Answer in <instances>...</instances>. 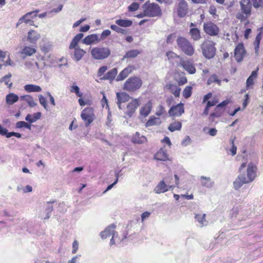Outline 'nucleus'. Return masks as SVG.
<instances>
[{
    "label": "nucleus",
    "instance_id": "f257e3e1",
    "mask_svg": "<svg viewBox=\"0 0 263 263\" xmlns=\"http://www.w3.org/2000/svg\"><path fill=\"white\" fill-rule=\"evenodd\" d=\"M256 166L252 163L248 165L247 170V176L245 174H240L233 182L234 187L236 190L239 189L243 184L253 181L256 176Z\"/></svg>",
    "mask_w": 263,
    "mask_h": 263
},
{
    "label": "nucleus",
    "instance_id": "f03ea898",
    "mask_svg": "<svg viewBox=\"0 0 263 263\" xmlns=\"http://www.w3.org/2000/svg\"><path fill=\"white\" fill-rule=\"evenodd\" d=\"M176 43L179 49L184 54L189 56H193L195 52V49L192 43L183 36H179L176 40Z\"/></svg>",
    "mask_w": 263,
    "mask_h": 263
},
{
    "label": "nucleus",
    "instance_id": "7ed1b4c3",
    "mask_svg": "<svg viewBox=\"0 0 263 263\" xmlns=\"http://www.w3.org/2000/svg\"><path fill=\"white\" fill-rule=\"evenodd\" d=\"M240 5V11L236 14V17L240 22H243L251 15L252 4L250 0H241Z\"/></svg>",
    "mask_w": 263,
    "mask_h": 263
},
{
    "label": "nucleus",
    "instance_id": "20e7f679",
    "mask_svg": "<svg viewBox=\"0 0 263 263\" xmlns=\"http://www.w3.org/2000/svg\"><path fill=\"white\" fill-rule=\"evenodd\" d=\"M201 48L203 56L208 59L213 58L216 53L215 43L211 40H205L201 44Z\"/></svg>",
    "mask_w": 263,
    "mask_h": 263
},
{
    "label": "nucleus",
    "instance_id": "39448f33",
    "mask_svg": "<svg viewBox=\"0 0 263 263\" xmlns=\"http://www.w3.org/2000/svg\"><path fill=\"white\" fill-rule=\"evenodd\" d=\"M145 15L148 17H160L162 14V10L158 4L148 3L146 2L143 6Z\"/></svg>",
    "mask_w": 263,
    "mask_h": 263
},
{
    "label": "nucleus",
    "instance_id": "423d86ee",
    "mask_svg": "<svg viewBox=\"0 0 263 263\" xmlns=\"http://www.w3.org/2000/svg\"><path fill=\"white\" fill-rule=\"evenodd\" d=\"M142 85V81L137 77H132L124 83L123 88L129 92H134L140 89Z\"/></svg>",
    "mask_w": 263,
    "mask_h": 263
},
{
    "label": "nucleus",
    "instance_id": "0eeeda50",
    "mask_svg": "<svg viewBox=\"0 0 263 263\" xmlns=\"http://www.w3.org/2000/svg\"><path fill=\"white\" fill-rule=\"evenodd\" d=\"M90 53L94 59L102 60L110 56L111 51L108 47H96L91 50Z\"/></svg>",
    "mask_w": 263,
    "mask_h": 263
},
{
    "label": "nucleus",
    "instance_id": "6e6552de",
    "mask_svg": "<svg viewBox=\"0 0 263 263\" xmlns=\"http://www.w3.org/2000/svg\"><path fill=\"white\" fill-rule=\"evenodd\" d=\"M81 117L86 127L93 122L96 118L94 108L92 107H87L84 108L81 114Z\"/></svg>",
    "mask_w": 263,
    "mask_h": 263
},
{
    "label": "nucleus",
    "instance_id": "1a4fd4ad",
    "mask_svg": "<svg viewBox=\"0 0 263 263\" xmlns=\"http://www.w3.org/2000/svg\"><path fill=\"white\" fill-rule=\"evenodd\" d=\"M40 10L36 9L34 11L26 13L18 20L16 24V27L23 23L28 24L30 26H34L33 19L35 18L37 16Z\"/></svg>",
    "mask_w": 263,
    "mask_h": 263
},
{
    "label": "nucleus",
    "instance_id": "9d476101",
    "mask_svg": "<svg viewBox=\"0 0 263 263\" xmlns=\"http://www.w3.org/2000/svg\"><path fill=\"white\" fill-rule=\"evenodd\" d=\"M203 30L205 34L211 36H217L220 32L218 26L211 21L203 24Z\"/></svg>",
    "mask_w": 263,
    "mask_h": 263
},
{
    "label": "nucleus",
    "instance_id": "9b49d317",
    "mask_svg": "<svg viewBox=\"0 0 263 263\" xmlns=\"http://www.w3.org/2000/svg\"><path fill=\"white\" fill-rule=\"evenodd\" d=\"M116 226L114 224H111L108 226L103 231L100 233V236L102 239H106L110 236H112L110 240V245H115V236L116 234L115 229Z\"/></svg>",
    "mask_w": 263,
    "mask_h": 263
},
{
    "label": "nucleus",
    "instance_id": "f8f14e48",
    "mask_svg": "<svg viewBox=\"0 0 263 263\" xmlns=\"http://www.w3.org/2000/svg\"><path fill=\"white\" fill-rule=\"evenodd\" d=\"M179 65L190 74H194L196 72V68L191 60L181 58L180 59Z\"/></svg>",
    "mask_w": 263,
    "mask_h": 263
},
{
    "label": "nucleus",
    "instance_id": "ddd939ff",
    "mask_svg": "<svg viewBox=\"0 0 263 263\" xmlns=\"http://www.w3.org/2000/svg\"><path fill=\"white\" fill-rule=\"evenodd\" d=\"M234 54V58L237 62H240L243 60L246 54V50L242 43H240L236 45Z\"/></svg>",
    "mask_w": 263,
    "mask_h": 263
},
{
    "label": "nucleus",
    "instance_id": "4468645a",
    "mask_svg": "<svg viewBox=\"0 0 263 263\" xmlns=\"http://www.w3.org/2000/svg\"><path fill=\"white\" fill-rule=\"evenodd\" d=\"M189 6L185 0H180L177 7V13L179 17H184L188 12Z\"/></svg>",
    "mask_w": 263,
    "mask_h": 263
},
{
    "label": "nucleus",
    "instance_id": "2eb2a0df",
    "mask_svg": "<svg viewBox=\"0 0 263 263\" xmlns=\"http://www.w3.org/2000/svg\"><path fill=\"white\" fill-rule=\"evenodd\" d=\"M184 112V104L180 103L176 105L173 106L170 109L168 114L170 116L175 117L181 116Z\"/></svg>",
    "mask_w": 263,
    "mask_h": 263
},
{
    "label": "nucleus",
    "instance_id": "dca6fc26",
    "mask_svg": "<svg viewBox=\"0 0 263 263\" xmlns=\"http://www.w3.org/2000/svg\"><path fill=\"white\" fill-rule=\"evenodd\" d=\"M140 104L139 99H133L127 105L126 114L131 117Z\"/></svg>",
    "mask_w": 263,
    "mask_h": 263
},
{
    "label": "nucleus",
    "instance_id": "f3484780",
    "mask_svg": "<svg viewBox=\"0 0 263 263\" xmlns=\"http://www.w3.org/2000/svg\"><path fill=\"white\" fill-rule=\"evenodd\" d=\"M136 69L135 66L129 65L128 66L123 69L118 74L116 78V81H120L124 80L134 70Z\"/></svg>",
    "mask_w": 263,
    "mask_h": 263
},
{
    "label": "nucleus",
    "instance_id": "a211bd4d",
    "mask_svg": "<svg viewBox=\"0 0 263 263\" xmlns=\"http://www.w3.org/2000/svg\"><path fill=\"white\" fill-rule=\"evenodd\" d=\"M175 185H167L164 180H161L159 182L154 189V191L157 194L163 193L167 192L170 189H173Z\"/></svg>",
    "mask_w": 263,
    "mask_h": 263
},
{
    "label": "nucleus",
    "instance_id": "6ab92c4d",
    "mask_svg": "<svg viewBox=\"0 0 263 263\" xmlns=\"http://www.w3.org/2000/svg\"><path fill=\"white\" fill-rule=\"evenodd\" d=\"M131 141L134 144H142L147 142V138L141 135L139 132H137L131 137Z\"/></svg>",
    "mask_w": 263,
    "mask_h": 263
},
{
    "label": "nucleus",
    "instance_id": "aec40b11",
    "mask_svg": "<svg viewBox=\"0 0 263 263\" xmlns=\"http://www.w3.org/2000/svg\"><path fill=\"white\" fill-rule=\"evenodd\" d=\"M154 158L158 161H165L168 160V155L164 147H161L154 155Z\"/></svg>",
    "mask_w": 263,
    "mask_h": 263
},
{
    "label": "nucleus",
    "instance_id": "412c9836",
    "mask_svg": "<svg viewBox=\"0 0 263 263\" xmlns=\"http://www.w3.org/2000/svg\"><path fill=\"white\" fill-rule=\"evenodd\" d=\"M165 88L172 93L175 97L180 96L181 88L177 84L168 83L166 84Z\"/></svg>",
    "mask_w": 263,
    "mask_h": 263
},
{
    "label": "nucleus",
    "instance_id": "4be33fe9",
    "mask_svg": "<svg viewBox=\"0 0 263 263\" xmlns=\"http://www.w3.org/2000/svg\"><path fill=\"white\" fill-rule=\"evenodd\" d=\"M153 107V103L151 100L148 101L140 109V114L143 117H146L148 116L151 111Z\"/></svg>",
    "mask_w": 263,
    "mask_h": 263
},
{
    "label": "nucleus",
    "instance_id": "5701e85b",
    "mask_svg": "<svg viewBox=\"0 0 263 263\" xmlns=\"http://www.w3.org/2000/svg\"><path fill=\"white\" fill-rule=\"evenodd\" d=\"M224 112V109H220L217 106H216L214 111L209 115V120L212 122H214L216 118L221 117Z\"/></svg>",
    "mask_w": 263,
    "mask_h": 263
},
{
    "label": "nucleus",
    "instance_id": "b1692460",
    "mask_svg": "<svg viewBox=\"0 0 263 263\" xmlns=\"http://www.w3.org/2000/svg\"><path fill=\"white\" fill-rule=\"evenodd\" d=\"M118 99L117 104L119 108H121V104L129 101L130 96L126 92H117L116 93Z\"/></svg>",
    "mask_w": 263,
    "mask_h": 263
},
{
    "label": "nucleus",
    "instance_id": "393cba45",
    "mask_svg": "<svg viewBox=\"0 0 263 263\" xmlns=\"http://www.w3.org/2000/svg\"><path fill=\"white\" fill-rule=\"evenodd\" d=\"M189 34L194 41H199L202 38L200 30L197 28H190Z\"/></svg>",
    "mask_w": 263,
    "mask_h": 263
},
{
    "label": "nucleus",
    "instance_id": "a878e982",
    "mask_svg": "<svg viewBox=\"0 0 263 263\" xmlns=\"http://www.w3.org/2000/svg\"><path fill=\"white\" fill-rule=\"evenodd\" d=\"M100 41L98 35L96 34H90L84 38L83 43L86 45H90L92 43H98Z\"/></svg>",
    "mask_w": 263,
    "mask_h": 263
},
{
    "label": "nucleus",
    "instance_id": "bb28decb",
    "mask_svg": "<svg viewBox=\"0 0 263 263\" xmlns=\"http://www.w3.org/2000/svg\"><path fill=\"white\" fill-rule=\"evenodd\" d=\"M117 69L116 68H114L108 71L105 74H104L102 77L100 78L101 80H113L116 76L117 74Z\"/></svg>",
    "mask_w": 263,
    "mask_h": 263
},
{
    "label": "nucleus",
    "instance_id": "cd10ccee",
    "mask_svg": "<svg viewBox=\"0 0 263 263\" xmlns=\"http://www.w3.org/2000/svg\"><path fill=\"white\" fill-rule=\"evenodd\" d=\"M258 68L256 70H254L252 72L251 75L247 79L246 81V88L247 89L252 88V86L254 84V81L257 77V70Z\"/></svg>",
    "mask_w": 263,
    "mask_h": 263
},
{
    "label": "nucleus",
    "instance_id": "c85d7f7f",
    "mask_svg": "<svg viewBox=\"0 0 263 263\" xmlns=\"http://www.w3.org/2000/svg\"><path fill=\"white\" fill-rule=\"evenodd\" d=\"M219 102V100L217 98H214L211 101H208L206 102V106L203 110V115L208 116L209 114L210 108L212 106L217 105V104Z\"/></svg>",
    "mask_w": 263,
    "mask_h": 263
},
{
    "label": "nucleus",
    "instance_id": "c756f323",
    "mask_svg": "<svg viewBox=\"0 0 263 263\" xmlns=\"http://www.w3.org/2000/svg\"><path fill=\"white\" fill-rule=\"evenodd\" d=\"M40 37V35L37 31L31 29L28 32V40L31 43H35Z\"/></svg>",
    "mask_w": 263,
    "mask_h": 263
},
{
    "label": "nucleus",
    "instance_id": "7c9ffc66",
    "mask_svg": "<svg viewBox=\"0 0 263 263\" xmlns=\"http://www.w3.org/2000/svg\"><path fill=\"white\" fill-rule=\"evenodd\" d=\"M36 50L35 48L31 46H25L20 52L21 54L24 55L25 57L31 56L36 52Z\"/></svg>",
    "mask_w": 263,
    "mask_h": 263
},
{
    "label": "nucleus",
    "instance_id": "2f4dec72",
    "mask_svg": "<svg viewBox=\"0 0 263 263\" xmlns=\"http://www.w3.org/2000/svg\"><path fill=\"white\" fill-rule=\"evenodd\" d=\"M182 128V123L179 121H175L170 123L168 127V129L171 132L176 130H180Z\"/></svg>",
    "mask_w": 263,
    "mask_h": 263
},
{
    "label": "nucleus",
    "instance_id": "473e14b6",
    "mask_svg": "<svg viewBox=\"0 0 263 263\" xmlns=\"http://www.w3.org/2000/svg\"><path fill=\"white\" fill-rule=\"evenodd\" d=\"M24 89L28 92H41L42 91V88L40 86L34 84L25 85Z\"/></svg>",
    "mask_w": 263,
    "mask_h": 263
},
{
    "label": "nucleus",
    "instance_id": "72a5a7b5",
    "mask_svg": "<svg viewBox=\"0 0 263 263\" xmlns=\"http://www.w3.org/2000/svg\"><path fill=\"white\" fill-rule=\"evenodd\" d=\"M18 100V97L13 93H10L7 95L6 97V101L8 104L12 105L17 102Z\"/></svg>",
    "mask_w": 263,
    "mask_h": 263
},
{
    "label": "nucleus",
    "instance_id": "f704fd0d",
    "mask_svg": "<svg viewBox=\"0 0 263 263\" xmlns=\"http://www.w3.org/2000/svg\"><path fill=\"white\" fill-rule=\"evenodd\" d=\"M86 53L85 51L79 47L76 48L74 51V56L76 60L78 61H80L84 54Z\"/></svg>",
    "mask_w": 263,
    "mask_h": 263
},
{
    "label": "nucleus",
    "instance_id": "c9c22d12",
    "mask_svg": "<svg viewBox=\"0 0 263 263\" xmlns=\"http://www.w3.org/2000/svg\"><path fill=\"white\" fill-rule=\"evenodd\" d=\"M140 53V51L137 49L130 50L127 51L124 55V58H134Z\"/></svg>",
    "mask_w": 263,
    "mask_h": 263
},
{
    "label": "nucleus",
    "instance_id": "e433bc0d",
    "mask_svg": "<svg viewBox=\"0 0 263 263\" xmlns=\"http://www.w3.org/2000/svg\"><path fill=\"white\" fill-rule=\"evenodd\" d=\"M116 24L121 27H127L132 26L133 22L128 20L119 19L116 21Z\"/></svg>",
    "mask_w": 263,
    "mask_h": 263
},
{
    "label": "nucleus",
    "instance_id": "4c0bfd02",
    "mask_svg": "<svg viewBox=\"0 0 263 263\" xmlns=\"http://www.w3.org/2000/svg\"><path fill=\"white\" fill-rule=\"evenodd\" d=\"M21 99L26 101L30 107L35 106L36 104L33 100V98L30 95H25L21 97Z\"/></svg>",
    "mask_w": 263,
    "mask_h": 263
},
{
    "label": "nucleus",
    "instance_id": "58836bf2",
    "mask_svg": "<svg viewBox=\"0 0 263 263\" xmlns=\"http://www.w3.org/2000/svg\"><path fill=\"white\" fill-rule=\"evenodd\" d=\"M167 59L168 61H172L176 59H181L179 55L177 54L176 53L174 52L172 50H168L166 52L165 54Z\"/></svg>",
    "mask_w": 263,
    "mask_h": 263
},
{
    "label": "nucleus",
    "instance_id": "ea45409f",
    "mask_svg": "<svg viewBox=\"0 0 263 263\" xmlns=\"http://www.w3.org/2000/svg\"><path fill=\"white\" fill-rule=\"evenodd\" d=\"M193 87L191 86H186L183 90L182 95L185 99L190 98L192 94Z\"/></svg>",
    "mask_w": 263,
    "mask_h": 263
},
{
    "label": "nucleus",
    "instance_id": "a19ab883",
    "mask_svg": "<svg viewBox=\"0 0 263 263\" xmlns=\"http://www.w3.org/2000/svg\"><path fill=\"white\" fill-rule=\"evenodd\" d=\"M12 75L10 73H9L8 74L5 76L0 79V83L4 82L6 85H8V88H11L12 85V83H10V79Z\"/></svg>",
    "mask_w": 263,
    "mask_h": 263
},
{
    "label": "nucleus",
    "instance_id": "79ce46f5",
    "mask_svg": "<svg viewBox=\"0 0 263 263\" xmlns=\"http://www.w3.org/2000/svg\"><path fill=\"white\" fill-rule=\"evenodd\" d=\"M159 118L154 116H151L148 121L145 123V126L149 127L157 124Z\"/></svg>",
    "mask_w": 263,
    "mask_h": 263
},
{
    "label": "nucleus",
    "instance_id": "37998d69",
    "mask_svg": "<svg viewBox=\"0 0 263 263\" xmlns=\"http://www.w3.org/2000/svg\"><path fill=\"white\" fill-rule=\"evenodd\" d=\"M195 218L200 223L201 226L204 225L205 222V214H197L195 215Z\"/></svg>",
    "mask_w": 263,
    "mask_h": 263
},
{
    "label": "nucleus",
    "instance_id": "c03bdc74",
    "mask_svg": "<svg viewBox=\"0 0 263 263\" xmlns=\"http://www.w3.org/2000/svg\"><path fill=\"white\" fill-rule=\"evenodd\" d=\"M213 82H216L218 84H220V80L218 79V76L216 74H212L208 80V84H211Z\"/></svg>",
    "mask_w": 263,
    "mask_h": 263
},
{
    "label": "nucleus",
    "instance_id": "a18cd8bd",
    "mask_svg": "<svg viewBox=\"0 0 263 263\" xmlns=\"http://www.w3.org/2000/svg\"><path fill=\"white\" fill-rule=\"evenodd\" d=\"M16 127L17 128L25 127L29 130H31V126L30 124H28L25 121H18L16 123Z\"/></svg>",
    "mask_w": 263,
    "mask_h": 263
},
{
    "label": "nucleus",
    "instance_id": "49530a36",
    "mask_svg": "<svg viewBox=\"0 0 263 263\" xmlns=\"http://www.w3.org/2000/svg\"><path fill=\"white\" fill-rule=\"evenodd\" d=\"M262 35V33L259 32L256 36L254 42V45L256 51H257L259 49L260 42L261 39Z\"/></svg>",
    "mask_w": 263,
    "mask_h": 263
},
{
    "label": "nucleus",
    "instance_id": "de8ad7c7",
    "mask_svg": "<svg viewBox=\"0 0 263 263\" xmlns=\"http://www.w3.org/2000/svg\"><path fill=\"white\" fill-rule=\"evenodd\" d=\"M110 28L112 30L118 33H120L122 34H126L127 33V31L125 29H122L116 25H111L110 26Z\"/></svg>",
    "mask_w": 263,
    "mask_h": 263
},
{
    "label": "nucleus",
    "instance_id": "09e8293b",
    "mask_svg": "<svg viewBox=\"0 0 263 263\" xmlns=\"http://www.w3.org/2000/svg\"><path fill=\"white\" fill-rule=\"evenodd\" d=\"M70 92L72 93H75L77 97H82V93L80 91V89L79 87L77 85H72L71 86Z\"/></svg>",
    "mask_w": 263,
    "mask_h": 263
},
{
    "label": "nucleus",
    "instance_id": "8fccbe9b",
    "mask_svg": "<svg viewBox=\"0 0 263 263\" xmlns=\"http://www.w3.org/2000/svg\"><path fill=\"white\" fill-rule=\"evenodd\" d=\"M107 69V67L106 66H103L101 67L98 71L97 76L100 78L104 76L103 74L106 71Z\"/></svg>",
    "mask_w": 263,
    "mask_h": 263
},
{
    "label": "nucleus",
    "instance_id": "3c124183",
    "mask_svg": "<svg viewBox=\"0 0 263 263\" xmlns=\"http://www.w3.org/2000/svg\"><path fill=\"white\" fill-rule=\"evenodd\" d=\"M139 8V4L137 3H133L129 7L128 10L133 12L138 10Z\"/></svg>",
    "mask_w": 263,
    "mask_h": 263
},
{
    "label": "nucleus",
    "instance_id": "603ef678",
    "mask_svg": "<svg viewBox=\"0 0 263 263\" xmlns=\"http://www.w3.org/2000/svg\"><path fill=\"white\" fill-rule=\"evenodd\" d=\"M175 38H176L175 33H171V34H169L166 37V43L167 44H172L174 42Z\"/></svg>",
    "mask_w": 263,
    "mask_h": 263
},
{
    "label": "nucleus",
    "instance_id": "864d4df0",
    "mask_svg": "<svg viewBox=\"0 0 263 263\" xmlns=\"http://www.w3.org/2000/svg\"><path fill=\"white\" fill-rule=\"evenodd\" d=\"M39 101L40 104L44 107V108L47 109V104L46 102V100L42 95H40L39 96Z\"/></svg>",
    "mask_w": 263,
    "mask_h": 263
},
{
    "label": "nucleus",
    "instance_id": "5fc2aeb1",
    "mask_svg": "<svg viewBox=\"0 0 263 263\" xmlns=\"http://www.w3.org/2000/svg\"><path fill=\"white\" fill-rule=\"evenodd\" d=\"M111 33V32L109 30H104L102 33L101 34V39L100 40H104L105 37L109 36Z\"/></svg>",
    "mask_w": 263,
    "mask_h": 263
},
{
    "label": "nucleus",
    "instance_id": "6e6d98bb",
    "mask_svg": "<svg viewBox=\"0 0 263 263\" xmlns=\"http://www.w3.org/2000/svg\"><path fill=\"white\" fill-rule=\"evenodd\" d=\"M210 14L212 15L213 16H214L216 15L217 12V9L216 7L214 5H212L210 7L209 11Z\"/></svg>",
    "mask_w": 263,
    "mask_h": 263
},
{
    "label": "nucleus",
    "instance_id": "4d7b16f0",
    "mask_svg": "<svg viewBox=\"0 0 263 263\" xmlns=\"http://www.w3.org/2000/svg\"><path fill=\"white\" fill-rule=\"evenodd\" d=\"M229 101L224 100L220 103L217 104L216 106H217L220 109H223L225 110L226 107L229 104Z\"/></svg>",
    "mask_w": 263,
    "mask_h": 263
},
{
    "label": "nucleus",
    "instance_id": "13d9d810",
    "mask_svg": "<svg viewBox=\"0 0 263 263\" xmlns=\"http://www.w3.org/2000/svg\"><path fill=\"white\" fill-rule=\"evenodd\" d=\"M78 248H79V243H78V242L77 241V240H74L73 242V243H72V253L73 254H75L76 253V252H77L78 250Z\"/></svg>",
    "mask_w": 263,
    "mask_h": 263
},
{
    "label": "nucleus",
    "instance_id": "bf43d9fd",
    "mask_svg": "<svg viewBox=\"0 0 263 263\" xmlns=\"http://www.w3.org/2000/svg\"><path fill=\"white\" fill-rule=\"evenodd\" d=\"M232 148L230 149L232 156H234L236 154L237 147L234 145V141L233 140L231 141Z\"/></svg>",
    "mask_w": 263,
    "mask_h": 263
},
{
    "label": "nucleus",
    "instance_id": "052dcab7",
    "mask_svg": "<svg viewBox=\"0 0 263 263\" xmlns=\"http://www.w3.org/2000/svg\"><path fill=\"white\" fill-rule=\"evenodd\" d=\"M78 42L77 41H76L74 39H73L70 44L69 48L70 49H75L76 48H77V46L78 45Z\"/></svg>",
    "mask_w": 263,
    "mask_h": 263
},
{
    "label": "nucleus",
    "instance_id": "680f3d73",
    "mask_svg": "<svg viewBox=\"0 0 263 263\" xmlns=\"http://www.w3.org/2000/svg\"><path fill=\"white\" fill-rule=\"evenodd\" d=\"M12 136H15L20 138L21 137V134L18 133L9 132V134H8V135H7V138H10Z\"/></svg>",
    "mask_w": 263,
    "mask_h": 263
},
{
    "label": "nucleus",
    "instance_id": "e2e57ef3",
    "mask_svg": "<svg viewBox=\"0 0 263 263\" xmlns=\"http://www.w3.org/2000/svg\"><path fill=\"white\" fill-rule=\"evenodd\" d=\"M151 215V213L147 211L143 212L141 214V220L143 222L145 219L148 218Z\"/></svg>",
    "mask_w": 263,
    "mask_h": 263
},
{
    "label": "nucleus",
    "instance_id": "0e129e2a",
    "mask_svg": "<svg viewBox=\"0 0 263 263\" xmlns=\"http://www.w3.org/2000/svg\"><path fill=\"white\" fill-rule=\"evenodd\" d=\"M187 82V78L185 77L180 78L178 81L179 85H183L186 83Z\"/></svg>",
    "mask_w": 263,
    "mask_h": 263
},
{
    "label": "nucleus",
    "instance_id": "69168bd1",
    "mask_svg": "<svg viewBox=\"0 0 263 263\" xmlns=\"http://www.w3.org/2000/svg\"><path fill=\"white\" fill-rule=\"evenodd\" d=\"M249 96L248 94H246L245 96V99H244L243 103H242L243 108H245L247 106V105H248V104L249 103Z\"/></svg>",
    "mask_w": 263,
    "mask_h": 263
},
{
    "label": "nucleus",
    "instance_id": "338daca9",
    "mask_svg": "<svg viewBox=\"0 0 263 263\" xmlns=\"http://www.w3.org/2000/svg\"><path fill=\"white\" fill-rule=\"evenodd\" d=\"M212 96V93L211 92H209L206 94L203 97V103H205L208 101V100L210 99Z\"/></svg>",
    "mask_w": 263,
    "mask_h": 263
},
{
    "label": "nucleus",
    "instance_id": "774afa93",
    "mask_svg": "<svg viewBox=\"0 0 263 263\" xmlns=\"http://www.w3.org/2000/svg\"><path fill=\"white\" fill-rule=\"evenodd\" d=\"M217 133V130L215 128H212L209 129L208 134L212 136H215Z\"/></svg>",
    "mask_w": 263,
    "mask_h": 263
}]
</instances>
